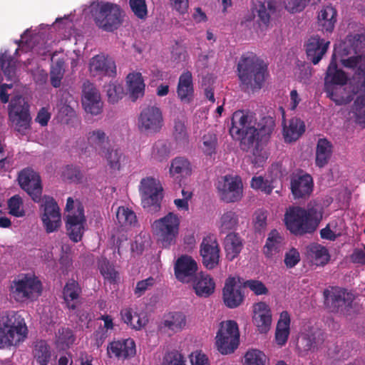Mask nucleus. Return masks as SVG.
Wrapping results in <instances>:
<instances>
[{"instance_id": "20", "label": "nucleus", "mask_w": 365, "mask_h": 365, "mask_svg": "<svg viewBox=\"0 0 365 365\" xmlns=\"http://www.w3.org/2000/svg\"><path fill=\"white\" fill-rule=\"evenodd\" d=\"M89 70L93 76L114 77L116 74L115 61L104 54H98L90 60Z\"/></svg>"}, {"instance_id": "1", "label": "nucleus", "mask_w": 365, "mask_h": 365, "mask_svg": "<svg viewBox=\"0 0 365 365\" xmlns=\"http://www.w3.org/2000/svg\"><path fill=\"white\" fill-rule=\"evenodd\" d=\"M275 128V120L271 116L263 117L257 124H252V116L247 112L238 110L232 114L230 133L240 141L241 149L248 151L255 144L266 143Z\"/></svg>"}, {"instance_id": "19", "label": "nucleus", "mask_w": 365, "mask_h": 365, "mask_svg": "<svg viewBox=\"0 0 365 365\" xmlns=\"http://www.w3.org/2000/svg\"><path fill=\"white\" fill-rule=\"evenodd\" d=\"M222 298L225 304L230 309L238 307L243 302L242 288L237 283L235 278L229 277L226 279L222 289Z\"/></svg>"}, {"instance_id": "39", "label": "nucleus", "mask_w": 365, "mask_h": 365, "mask_svg": "<svg viewBox=\"0 0 365 365\" xmlns=\"http://www.w3.org/2000/svg\"><path fill=\"white\" fill-rule=\"evenodd\" d=\"M169 171L170 175L177 178L187 177L192 173L191 164L184 157H176L172 160Z\"/></svg>"}, {"instance_id": "3", "label": "nucleus", "mask_w": 365, "mask_h": 365, "mask_svg": "<svg viewBox=\"0 0 365 365\" xmlns=\"http://www.w3.org/2000/svg\"><path fill=\"white\" fill-rule=\"evenodd\" d=\"M322 219V212L317 207L307 209L299 206L289 207L284 214L287 229L296 236L313 233Z\"/></svg>"}, {"instance_id": "18", "label": "nucleus", "mask_w": 365, "mask_h": 365, "mask_svg": "<svg viewBox=\"0 0 365 365\" xmlns=\"http://www.w3.org/2000/svg\"><path fill=\"white\" fill-rule=\"evenodd\" d=\"M82 104L85 110L92 115H97L102 111L103 103L100 93L94 84L88 81L83 84Z\"/></svg>"}, {"instance_id": "52", "label": "nucleus", "mask_w": 365, "mask_h": 365, "mask_svg": "<svg viewBox=\"0 0 365 365\" xmlns=\"http://www.w3.org/2000/svg\"><path fill=\"white\" fill-rule=\"evenodd\" d=\"M356 122L365 127V95L357 96L353 106Z\"/></svg>"}, {"instance_id": "25", "label": "nucleus", "mask_w": 365, "mask_h": 365, "mask_svg": "<svg viewBox=\"0 0 365 365\" xmlns=\"http://www.w3.org/2000/svg\"><path fill=\"white\" fill-rule=\"evenodd\" d=\"M197 270V262L187 255L179 257L175 264V277L182 282H188V278L195 275Z\"/></svg>"}, {"instance_id": "30", "label": "nucleus", "mask_w": 365, "mask_h": 365, "mask_svg": "<svg viewBox=\"0 0 365 365\" xmlns=\"http://www.w3.org/2000/svg\"><path fill=\"white\" fill-rule=\"evenodd\" d=\"M127 85L132 101L134 102L144 96L145 83L140 73H129L127 76Z\"/></svg>"}, {"instance_id": "14", "label": "nucleus", "mask_w": 365, "mask_h": 365, "mask_svg": "<svg viewBox=\"0 0 365 365\" xmlns=\"http://www.w3.org/2000/svg\"><path fill=\"white\" fill-rule=\"evenodd\" d=\"M9 115L19 132H24L30 127L29 106L21 96L14 97L9 106Z\"/></svg>"}, {"instance_id": "38", "label": "nucleus", "mask_w": 365, "mask_h": 365, "mask_svg": "<svg viewBox=\"0 0 365 365\" xmlns=\"http://www.w3.org/2000/svg\"><path fill=\"white\" fill-rule=\"evenodd\" d=\"M32 355L38 365H48L51 358V347L45 340H38L34 344Z\"/></svg>"}, {"instance_id": "7", "label": "nucleus", "mask_w": 365, "mask_h": 365, "mask_svg": "<svg viewBox=\"0 0 365 365\" xmlns=\"http://www.w3.org/2000/svg\"><path fill=\"white\" fill-rule=\"evenodd\" d=\"M324 305L328 312L349 315L353 309L354 295L346 289L330 287L323 292Z\"/></svg>"}, {"instance_id": "31", "label": "nucleus", "mask_w": 365, "mask_h": 365, "mask_svg": "<svg viewBox=\"0 0 365 365\" xmlns=\"http://www.w3.org/2000/svg\"><path fill=\"white\" fill-rule=\"evenodd\" d=\"M347 81V75L343 70L338 68L336 61L333 56L327 70L325 83L344 86L346 84Z\"/></svg>"}, {"instance_id": "5", "label": "nucleus", "mask_w": 365, "mask_h": 365, "mask_svg": "<svg viewBox=\"0 0 365 365\" xmlns=\"http://www.w3.org/2000/svg\"><path fill=\"white\" fill-rule=\"evenodd\" d=\"M141 205L146 212L155 214L160 211L163 199V187L160 180L153 177L141 179L138 187Z\"/></svg>"}, {"instance_id": "58", "label": "nucleus", "mask_w": 365, "mask_h": 365, "mask_svg": "<svg viewBox=\"0 0 365 365\" xmlns=\"http://www.w3.org/2000/svg\"><path fill=\"white\" fill-rule=\"evenodd\" d=\"M349 42L352 49L356 54L362 55L364 58V53H365V35L364 34H355L350 38Z\"/></svg>"}, {"instance_id": "50", "label": "nucleus", "mask_w": 365, "mask_h": 365, "mask_svg": "<svg viewBox=\"0 0 365 365\" xmlns=\"http://www.w3.org/2000/svg\"><path fill=\"white\" fill-rule=\"evenodd\" d=\"M217 145V135L208 133L202 136L200 148L205 155L211 157L216 154Z\"/></svg>"}, {"instance_id": "32", "label": "nucleus", "mask_w": 365, "mask_h": 365, "mask_svg": "<svg viewBox=\"0 0 365 365\" xmlns=\"http://www.w3.org/2000/svg\"><path fill=\"white\" fill-rule=\"evenodd\" d=\"M305 132V124L298 118H292L283 128V137L287 143L294 142Z\"/></svg>"}, {"instance_id": "49", "label": "nucleus", "mask_w": 365, "mask_h": 365, "mask_svg": "<svg viewBox=\"0 0 365 365\" xmlns=\"http://www.w3.org/2000/svg\"><path fill=\"white\" fill-rule=\"evenodd\" d=\"M105 158L106 159L108 165L111 170H120L121 168V162L124 160L125 156L119 149L108 148L105 153Z\"/></svg>"}, {"instance_id": "33", "label": "nucleus", "mask_w": 365, "mask_h": 365, "mask_svg": "<svg viewBox=\"0 0 365 365\" xmlns=\"http://www.w3.org/2000/svg\"><path fill=\"white\" fill-rule=\"evenodd\" d=\"M225 250L226 257L228 260L232 261L241 252L243 247L242 240L239 234L236 232H230L225 238Z\"/></svg>"}, {"instance_id": "8", "label": "nucleus", "mask_w": 365, "mask_h": 365, "mask_svg": "<svg viewBox=\"0 0 365 365\" xmlns=\"http://www.w3.org/2000/svg\"><path fill=\"white\" fill-rule=\"evenodd\" d=\"M180 220L173 212H168L165 216L156 220L152 224V230L158 241L163 247L168 248L176 242L179 234Z\"/></svg>"}, {"instance_id": "2", "label": "nucleus", "mask_w": 365, "mask_h": 365, "mask_svg": "<svg viewBox=\"0 0 365 365\" xmlns=\"http://www.w3.org/2000/svg\"><path fill=\"white\" fill-rule=\"evenodd\" d=\"M237 73L240 86L252 91L260 90L268 76L267 63L253 52L243 53L237 63Z\"/></svg>"}, {"instance_id": "55", "label": "nucleus", "mask_w": 365, "mask_h": 365, "mask_svg": "<svg viewBox=\"0 0 365 365\" xmlns=\"http://www.w3.org/2000/svg\"><path fill=\"white\" fill-rule=\"evenodd\" d=\"M108 100L111 103H117L123 95V88L120 84L109 83L106 86Z\"/></svg>"}, {"instance_id": "46", "label": "nucleus", "mask_w": 365, "mask_h": 365, "mask_svg": "<svg viewBox=\"0 0 365 365\" xmlns=\"http://www.w3.org/2000/svg\"><path fill=\"white\" fill-rule=\"evenodd\" d=\"M170 155L169 143L165 140H158L153 145L151 157L158 162L166 160Z\"/></svg>"}, {"instance_id": "64", "label": "nucleus", "mask_w": 365, "mask_h": 365, "mask_svg": "<svg viewBox=\"0 0 365 365\" xmlns=\"http://www.w3.org/2000/svg\"><path fill=\"white\" fill-rule=\"evenodd\" d=\"M58 341L66 346L72 344L75 340L73 331L68 328H61L58 331Z\"/></svg>"}, {"instance_id": "16", "label": "nucleus", "mask_w": 365, "mask_h": 365, "mask_svg": "<svg viewBox=\"0 0 365 365\" xmlns=\"http://www.w3.org/2000/svg\"><path fill=\"white\" fill-rule=\"evenodd\" d=\"M18 180L21 187L35 202H41L43 188L38 173L31 169H24L20 172Z\"/></svg>"}, {"instance_id": "29", "label": "nucleus", "mask_w": 365, "mask_h": 365, "mask_svg": "<svg viewBox=\"0 0 365 365\" xmlns=\"http://www.w3.org/2000/svg\"><path fill=\"white\" fill-rule=\"evenodd\" d=\"M336 10L331 6L323 7L318 14V26L323 32L331 33L336 22Z\"/></svg>"}, {"instance_id": "56", "label": "nucleus", "mask_w": 365, "mask_h": 365, "mask_svg": "<svg viewBox=\"0 0 365 365\" xmlns=\"http://www.w3.org/2000/svg\"><path fill=\"white\" fill-rule=\"evenodd\" d=\"M131 11L140 19H145L148 16V9L145 0H129Z\"/></svg>"}, {"instance_id": "48", "label": "nucleus", "mask_w": 365, "mask_h": 365, "mask_svg": "<svg viewBox=\"0 0 365 365\" xmlns=\"http://www.w3.org/2000/svg\"><path fill=\"white\" fill-rule=\"evenodd\" d=\"M239 224V216L237 212L229 210L225 212L220 217V230L222 232L235 230Z\"/></svg>"}, {"instance_id": "43", "label": "nucleus", "mask_w": 365, "mask_h": 365, "mask_svg": "<svg viewBox=\"0 0 365 365\" xmlns=\"http://www.w3.org/2000/svg\"><path fill=\"white\" fill-rule=\"evenodd\" d=\"M120 317L124 323L135 330L140 329L146 323L145 319H142L138 314L133 312L129 307L121 309Z\"/></svg>"}, {"instance_id": "21", "label": "nucleus", "mask_w": 365, "mask_h": 365, "mask_svg": "<svg viewBox=\"0 0 365 365\" xmlns=\"http://www.w3.org/2000/svg\"><path fill=\"white\" fill-rule=\"evenodd\" d=\"M314 182L309 174L295 175L291 179L290 188L294 199H305L313 191Z\"/></svg>"}, {"instance_id": "24", "label": "nucleus", "mask_w": 365, "mask_h": 365, "mask_svg": "<svg viewBox=\"0 0 365 365\" xmlns=\"http://www.w3.org/2000/svg\"><path fill=\"white\" fill-rule=\"evenodd\" d=\"M253 322L260 333H267L271 326L272 314L269 306L264 302L253 306Z\"/></svg>"}, {"instance_id": "54", "label": "nucleus", "mask_w": 365, "mask_h": 365, "mask_svg": "<svg viewBox=\"0 0 365 365\" xmlns=\"http://www.w3.org/2000/svg\"><path fill=\"white\" fill-rule=\"evenodd\" d=\"M9 213L16 217H22L25 216V210L24 209L23 200L18 195H14L8 200Z\"/></svg>"}, {"instance_id": "12", "label": "nucleus", "mask_w": 365, "mask_h": 365, "mask_svg": "<svg viewBox=\"0 0 365 365\" xmlns=\"http://www.w3.org/2000/svg\"><path fill=\"white\" fill-rule=\"evenodd\" d=\"M220 199L227 203L240 201L243 196V185L240 177L226 175L221 177L217 183Z\"/></svg>"}, {"instance_id": "53", "label": "nucleus", "mask_w": 365, "mask_h": 365, "mask_svg": "<svg viewBox=\"0 0 365 365\" xmlns=\"http://www.w3.org/2000/svg\"><path fill=\"white\" fill-rule=\"evenodd\" d=\"M246 365H267L266 355L258 349H251L245 356Z\"/></svg>"}, {"instance_id": "44", "label": "nucleus", "mask_w": 365, "mask_h": 365, "mask_svg": "<svg viewBox=\"0 0 365 365\" xmlns=\"http://www.w3.org/2000/svg\"><path fill=\"white\" fill-rule=\"evenodd\" d=\"M282 237L276 230H273L269 234L266 244L264 247V253L267 257H270L279 252L281 248Z\"/></svg>"}, {"instance_id": "27", "label": "nucleus", "mask_w": 365, "mask_h": 365, "mask_svg": "<svg viewBox=\"0 0 365 365\" xmlns=\"http://www.w3.org/2000/svg\"><path fill=\"white\" fill-rule=\"evenodd\" d=\"M192 285L196 295L200 297H210L215 289V282L213 278L202 272L195 276Z\"/></svg>"}, {"instance_id": "9", "label": "nucleus", "mask_w": 365, "mask_h": 365, "mask_svg": "<svg viewBox=\"0 0 365 365\" xmlns=\"http://www.w3.org/2000/svg\"><path fill=\"white\" fill-rule=\"evenodd\" d=\"M216 346L222 354H229L238 347L240 333L237 322L232 320L222 322L216 335Z\"/></svg>"}, {"instance_id": "59", "label": "nucleus", "mask_w": 365, "mask_h": 365, "mask_svg": "<svg viewBox=\"0 0 365 365\" xmlns=\"http://www.w3.org/2000/svg\"><path fill=\"white\" fill-rule=\"evenodd\" d=\"M162 365H185V361L180 353L173 351L165 355Z\"/></svg>"}, {"instance_id": "42", "label": "nucleus", "mask_w": 365, "mask_h": 365, "mask_svg": "<svg viewBox=\"0 0 365 365\" xmlns=\"http://www.w3.org/2000/svg\"><path fill=\"white\" fill-rule=\"evenodd\" d=\"M87 138L89 144L93 147L99 154L105 151L106 145L108 144L109 141L108 137L105 132L100 129L89 132Z\"/></svg>"}, {"instance_id": "61", "label": "nucleus", "mask_w": 365, "mask_h": 365, "mask_svg": "<svg viewBox=\"0 0 365 365\" xmlns=\"http://www.w3.org/2000/svg\"><path fill=\"white\" fill-rule=\"evenodd\" d=\"M310 0H284V7L290 13L300 12Z\"/></svg>"}, {"instance_id": "23", "label": "nucleus", "mask_w": 365, "mask_h": 365, "mask_svg": "<svg viewBox=\"0 0 365 365\" xmlns=\"http://www.w3.org/2000/svg\"><path fill=\"white\" fill-rule=\"evenodd\" d=\"M107 352L110 357L125 359L135 354V344L130 338L113 341L108 346Z\"/></svg>"}, {"instance_id": "11", "label": "nucleus", "mask_w": 365, "mask_h": 365, "mask_svg": "<svg viewBox=\"0 0 365 365\" xmlns=\"http://www.w3.org/2000/svg\"><path fill=\"white\" fill-rule=\"evenodd\" d=\"M10 292L16 301L23 302L39 295L41 293V283L36 277L25 274L12 281Z\"/></svg>"}, {"instance_id": "36", "label": "nucleus", "mask_w": 365, "mask_h": 365, "mask_svg": "<svg viewBox=\"0 0 365 365\" xmlns=\"http://www.w3.org/2000/svg\"><path fill=\"white\" fill-rule=\"evenodd\" d=\"M307 253L316 265L324 266L330 260V255L328 250L323 245L312 243L307 247Z\"/></svg>"}, {"instance_id": "34", "label": "nucleus", "mask_w": 365, "mask_h": 365, "mask_svg": "<svg viewBox=\"0 0 365 365\" xmlns=\"http://www.w3.org/2000/svg\"><path fill=\"white\" fill-rule=\"evenodd\" d=\"M332 144L326 138H319L316 148V165L323 168L328 164L332 155Z\"/></svg>"}, {"instance_id": "22", "label": "nucleus", "mask_w": 365, "mask_h": 365, "mask_svg": "<svg viewBox=\"0 0 365 365\" xmlns=\"http://www.w3.org/2000/svg\"><path fill=\"white\" fill-rule=\"evenodd\" d=\"M329 43V41H326L318 35L311 36L305 45L308 60L314 65L317 64L327 53Z\"/></svg>"}, {"instance_id": "13", "label": "nucleus", "mask_w": 365, "mask_h": 365, "mask_svg": "<svg viewBox=\"0 0 365 365\" xmlns=\"http://www.w3.org/2000/svg\"><path fill=\"white\" fill-rule=\"evenodd\" d=\"M41 219L47 233L56 231L61 225L60 208L53 197L44 195L41 197Z\"/></svg>"}, {"instance_id": "10", "label": "nucleus", "mask_w": 365, "mask_h": 365, "mask_svg": "<svg viewBox=\"0 0 365 365\" xmlns=\"http://www.w3.org/2000/svg\"><path fill=\"white\" fill-rule=\"evenodd\" d=\"M163 126V116L160 108L148 106L140 111L137 127L140 133L153 135L160 132Z\"/></svg>"}, {"instance_id": "26", "label": "nucleus", "mask_w": 365, "mask_h": 365, "mask_svg": "<svg viewBox=\"0 0 365 365\" xmlns=\"http://www.w3.org/2000/svg\"><path fill=\"white\" fill-rule=\"evenodd\" d=\"M177 95L181 102L190 103L194 97V84L190 71H184L179 77L177 86Z\"/></svg>"}, {"instance_id": "63", "label": "nucleus", "mask_w": 365, "mask_h": 365, "mask_svg": "<svg viewBox=\"0 0 365 365\" xmlns=\"http://www.w3.org/2000/svg\"><path fill=\"white\" fill-rule=\"evenodd\" d=\"M299 261L300 255L297 249L292 248L285 253L284 262L287 268L295 267Z\"/></svg>"}, {"instance_id": "51", "label": "nucleus", "mask_w": 365, "mask_h": 365, "mask_svg": "<svg viewBox=\"0 0 365 365\" xmlns=\"http://www.w3.org/2000/svg\"><path fill=\"white\" fill-rule=\"evenodd\" d=\"M116 218L121 226L132 225L137 222L135 212L125 207H118L116 212Z\"/></svg>"}, {"instance_id": "60", "label": "nucleus", "mask_w": 365, "mask_h": 365, "mask_svg": "<svg viewBox=\"0 0 365 365\" xmlns=\"http://www.w3.org/2000/svg\"><path fill=\"white\" fill-rule=\"evenodd\" d=\"M260 144L261 143L255 144L252 147L254 148L252 151V163L257 168L262 166L267 159V153L263 150L262 148H259Z\"/></svg>"}, {"instance_id": "37", "label": "nucleus", "mask_w": 365, "mask_h": 365, "mask_svg": "<svg viewBox=\"0 0 365 365\" xmlns=\"http://www.w3.org/2000/svg\"><path fill=\"white\" fill-rule=\"evenodd\" d=\"M289 326V314L287 312L284 311L280 314V317L276 327L275 340L278 345L282 346L287 343L290 332Z\"/></svg>"}, {"instance_id": "28", "label": "nucleus", "mask_w": 365, "mask_h": 365, "mask_svg": "<svg viewBox=\"0 0 365 365\" xmlns=\"http://www.w3.org/2000/svg\"><path fill=\"white\" fill-rule=\"evenodd\" d=\"M81 292V287L77 281L71 279L66 282L62 292L66 308L69 310L76 309V301L78 299Z\"/></svg>"}, {"instance_id": "15", "label": "nucleus", "mask_w": 365, "mask_h": 365, "mask_svg": "<svg viewBox=\"0 0 365 365\" xmlns=\"http://www.w3.org/2000/svg\"><path fill=\"white\" fill-rule=\"evenodd\" d=\"M200 253L203 265L208 269H212L220 263V248L214 234H208L202 238L200 246Z\"/></svg>"}, {"instance_id": "4", "label": "nucleus", "mask_w": 365, "mask_h": 365, "mask_svg": "<svg viewBox=\"0 0 365 365\" xmlns=\"http://www.w3.org/2000/svg\"><path fill=\"white\" fill-rule=\"evenodd\" d=\"M14 312L5 313L0 317V349L16 346L27 335V327L23 318L18 322Z\"/></svg>"}, {"instance_id": "47", "label": "nucleus", "mask_w": 365, "mask_h": 365, "mask_svg": "<svg viewBox=\"0 0 365 365\" xmlns=\"http://www.w3.org/2000/svg\"><path fill=\"white\" fill-rule=\"evenodd\" d=\"M98 268L105 279L108 280L111 284H114L117 282L118 272L115 269L113 264L106 258H102L99 260Z\"/></svg>"}, {"instance_id": "6", "label": "nucleus", "mask_w": 365, "mask_h": 365, "mask_svg": "<svg viewBox=\"0 0 365 365\" xmlns=\"http://www.w3.org/2000/svg\"><path fill=\"white\" fill-rule=\"evenodd\" d=\"M123 14L119 5L110 2L99 3L91 11L96 26L108 32H112L120 27L123 22Z\"/></svg>"}, {"instance_id": "62", "label": "nucleus", "mask_w": 365, "mask_h": 365, "mask_svg": "<svg viewBox=\"0 0 365 365\" xmlns=\"http://www.w3.org/2000/svg\"><path fill=\"white\" fill-rule=\"evenodd\" d=\"M245 287L250 288L256 295L267 294L268 289L266 286L259 280L250 279L245 282Z\"/></svg>"}, {"instance_id": "40", "label": "nucleus", "mask_w": 365, "mask_h": 365, "mask_svg": "<svg viewBox=\"0 0 365 365\" xmlns=\"http://www.w3.org/2000/svg\"><path fill=\"white\" fill-rule=\"evenodd\" d=\"M276 2L274 0H264L259 1L256 7L257 16L259 21L265 26L270 21V18L276 13Z\"/></svg>"}, {"instance_id": "45", "label": "nucleus", "mask_w": 365, "mask_h": 365, "mask_svg": "<svg viewBox=\"0 0 365 365\" xmlns=\"http://www.w3.org/2000/svg\"><path fill=\"white\" fill-rule=\"evenodd\" d=\"M172 135L178 144L185 145L188 143L189 134L182 120L179 118L174 120Z\"/></svg>"}, {"instance_id": "41", "label": "nucleus", "mask_w": 365, "mask_h": 365, "mask_svg": "<svg viewBox=\"0 0 365 365\" xmlns=\"http://www.w3.org/2000/svg\"><path fill=\"white\" fill-rule=\"evenodd\" d=\"M0 64L6 80L15 82L16 80V61L8 51L1 53Z\"/></svg>"}, {"instance_id": "35", "label": "nucleus", "mask_w": 365, "mask_h": 365, "mask_svg": "<svg viewBox=\"0 0 365 365\" xmlns=\"http://www.w3.org/2000/svg\"><path fill=\"white\" fill-rule=\"evenodd\" d=\"M185 325L186 317L180 312H172L165 314L162 322V327L173 332L180 331Z\"/></svg>"}, {"instance_id": "57", "label": "nucleus", "mask_w": 365, "mask_h": 365, "mask_svg": "<svg viewBox=\"0 0 365 365\" xmlns=\"http://www.w3.org/2000/svg\"><path fill=\"white\" fill-rule=\"evenodd\" d=\"M64 180L70 182H79L83 178V174L78 166L66 165L62 172Z\"/></svg>"}, {"instance_id": "17", "label": "nucleus", "mask_w": 365, "mask_h": 365, "mask_svg": "<svg viewBox=\"0 0 365 365\" xmlns=\"http://www.w3.org/2000/svg\"><path fill=\"white\" fill-rule=\"evenodd\" d=\"M85 222L84 208L81 204H78L76 211L66 216L67 234L73 242H78L81 240L85 230Z\"/></svg>"}]
</instances>
